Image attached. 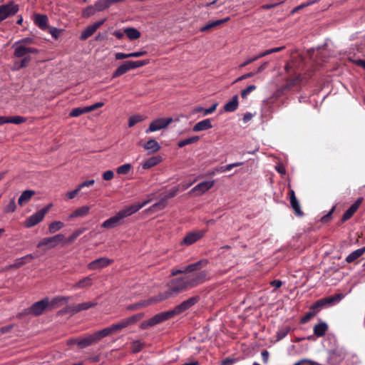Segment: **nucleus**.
Here are the masks:
<instances>
[{"instance_id":"nucleus-1","label":"nucleus","mask_w":365,"mask_h":365,"mask_svg":"<svg viewBox=\"0 0 365 365\" xmlns=\"http://www.w3.org/2000/svg\"><path fill=\"white\" fill-rule=\"evenodd\" d=\"M207 278V272L202 271L196 274L185 275L172 279L168 284V291L159 294L158 301H163L173 296L177 295L189 288L202 283Z\"/></svg>"},{"instance_id":"nucleus-2","label":"nucleus","mask_w":365,"mask_h":365,"mask_svg":"<svg viewBox=\"0 0 365 365\" xmlns=\"http://www.w3.org/2000/svg\"><path fill=\"white\" fill-rule=\"evenodd\" d=\"M175 315L173 310H170L167 312H160L159 314H155L154 317H151L147 321H144L140 324V328L143 329H145L149 327H153L160 323H162L172 317Z\"/></svg>"},{"instance_id":"nucleus-3","label":"nucleus","mask_w":365,"mask_h":365,"mask_svg":"<svg viewBox=\"0 0 365 365\" xmlns=\"http://www.w3.org/2000/svg\"><path fill=\"white\" fill-rule=\"evenodd\" d=\"M14 49V56L18 58H26L30 57V54H36L38 53V50L31 46H26L17 43L12 45Z\"/></svg>"},{"instance_id":"nucleus-4","label":"nucleus","mask_w":365,"mask_h":365,"mask_svg":"<svg viewBox=\"0 0 365 365\" xmlns=\"http://www.w3.org/2000/svg\"><path fill=\"white\" fill-rule=\"evenodd\" d=\"M65 240V236L62 234H58L53 237L43 238L37 245L38 248L43 250H50L56 247L60 242Z\"/></svg>"},{"instance_id":"nucleus-5","label":"nucleus","mask_w":365,"mask_h":365,"mask_svg":"<svg viewBox=\"0 0 365 365\" xmlns=\"http://www.w3.org/2000/svg\"><path fill=\"white\" fill-rule=\"evenodd\" d=\"M173 119L172 118H158L153 120L149 128L146 130L145 133H148L150 132H155L161 129L166 128L172 122Z\"/></svg>"},{"instance_id":"nucleus-6","label":"nucleus","mask_w":365,"mask_h":365,"mask_svg":"<svg viewBox=\"0 0 365 365\" xmlns=\"http://www.w3.org/2000/svg\"><path fill=\"white\" fill-rule=\"evenodd\" d=\"M98 304L96 301L93 302H86L83 303H80L76 305L68 306L63 310L64 313L70 314L71 315H73L78 312L81 311L87 310L90 308L94 307Z\"/></svg>"},{"instance_id":"nucleus-7","label":"nucleus","mask_w":365,"mask_h":365,"mask_svg":"<svg viewBox=\"0 0 365 365\" xmlns=\"http://www.w3.org/2000/svg\"><path fill=\"white\" fill-rule=\"evenodd\" d=\"M19 10L18 6L13 2L0 6V21L14 15Z\"/></svg>"},{"instance_id":"nucleus-8","label":"nucleus","mask_w":365,"mask_h":365,"mask_svg":"<svg viewBox=\"0 0 365 365\" xmlns=\"http://www.w3.org/2000/svg\"><path fill=\"white\" fill-rule=\"evenodd\" d=\"M199 301V297L195 296L182 302L180 304L176 306L173 310L175 315L180 314L187 309L194 306Z\"/></svg>"},{"instance_id":"nucleus-9","label":"nucleus","mask_w":365,"mask_h":365,"mask_svg":"<svg viewBox=\"0 0 365 365\" xmlns=\"http://www.w3.org/2000/svg\"><path fill=\"white\" fill-rule=\"evenodd\" d=\"M205 235V231L195 230L187 233L181 242V245L189 246L201 239Z\"/></svg>"},{"instance_id":"nucleus-10","label":"nucleus","mask_w":365,"mask_h":365,"mask_svg":"<svg viewBox=\"0 0 365 365\" xmlns=\"http://www.w3.org/2000/svg\"><path fill=\"white\" fill-rule=\"evenodd\" d=\"M48 304H49L48 299L45 298L41 301H38V302L34 303L29 308V312L35 316L40 315L44 312V310L48 306Z\"/></svg>"},{"instance_id":"nucleus-11","label":"nucleus","mask_w":365,"mask_h":365,"mask_svg":"<svg viewBox=\"0 0 365 365\" xmlns=\"http://www.w3.org/2000/svg\"><path fill=\"white\" fill-rule=\"evenodd\" d=\"M46 214V210H41L35 212L26 220L24 222L25 226L26 227H34V225H37L38 222L43 220Z\"/></svg>"},{"instance_id":"nucleus-12","label":"nucleus","mask_w":365,"mask_h":365,"mask_svg":"<svg viewBox=\"0 0 365 365\" xmlns=\"http://www.w3.org/2000/svg\"><path fill=\"white\" fill-rule=\"evenodd\" d=\"M123 215L119 211L115 215L104 221L101 226L106 229H112L120 225L123 222Z\"/></svg>"},{"instance_id":"nucleus-13","label":"nucleus","mask_w":365,"mask_h":365,"mask_svg":"<svg viewBox=\"0 0 365 365\" xmlns=\"http://www.w3.org/2000/svg\"><path fill=\"white\" fill-rule=\"evenodd\" d=\"M150 202V200H145L142 203H135L129 205L124 209L120 210V212L123 215V218L130 216L131 215L138 212L140 209L145 206Z\"/></svg>"},{"instance_id":"nucleus-14","label":"nucleus","mask_w":365,"mask_h":365,"mask_svg":"<svg viewBox=\"0 0 365 365\" xmlns=\"http://www.w3.org/2000/svg\"><path fill=\"white\" fill-rule=\"evenodd\" d=\"M215 184V180H206L200 182L197 185H195L192 190L191 192H196L197 195H202L205 192L209 190L211 187H213Z\"/></svg>"},{"instance_id":"nucleus-15","label":"nucleus","mask_w":365,"mask_h":365,"mask_svg":"<svg viewBox=\"0 0 365 365\" xmlns=\"http://www.w3.org/2000/svg\"><path fill=\"white\" fill-rule=\"evenodd\" d=\"M111 262L112 260L106 257H101L90 262L88 264V268L91 270L100 269L108 266Z\"/></svg>"},{"instance_id":"nucleus-16","label":"nucleus","mask_w":365,"mask_h":365,"mask_svg":"<svg viewBox=\"0 0 365 365\" xmlns=\"http://www.w3.org/2000/svg\"><path fill=\"white\" fill-rule=\"evenodd\" d=\"M104 23V20L101 21L94 23L92 25L88 26L81 34L80 38L81 40H86L91 36H92L94 32Z\"/></svg>"},{"instance_id":"nucleus-17","label":"nucleus","mask_w":365,"mask_h":365,"mask_svg":"<svg viewBox=\"0 0 365 365\" xmlns=\"http://www.w3.org/2000/svg\"><path fill=\"white\" fill-rule=\"evenodd\" d=\"M340 295H335L327 298L322 299L317 301L313 306V308L322 307L326 305L332 304L334 302H337L341 299Z\"/></svg>"},{"instance_id":"nucleus-18","label":"nucleus","mask_w":365,"mask_h":365,"mask_svg":"<svg viewBox=\"0 0 365 365\" xmlns=\"http://www.w3.org/2000/svg\"><path fill=\"white\" fill-rule=\"evenodd\" d=\"M96 339L94 337V334L86 336L82 339H76L74 343L76 344L81 348H85L93 343L96 342Z\"/></svg>"},{"instance_id":"nucleus-19","label":"nucleus","mask_w":365,"mask_h":365,"mask_svg":"<svg viewBox=\"0 0 365 365\" xmlns=\"http://www.w3.org/2000/svg\"><path fill=\"white\" fill-rule=\"evenodd\" d=\"M130 70H132V66H130V61H125L116 68L112 77L117 78L118 76L123 75Z\"/></svg>"},{"instance_id":"nucleus-20","label":"nucleus","mask_w":365,"mask_h":365,"mask_svg":"<svg viewBox=\"0 0 365 365\" xmlns=\"http://www.w3.org/2000/svg\"><path fill=\"white\" fill-rule=\"evenodd\" d=\"M212 127L211 120L208 118L202 120L198 123H197L192 128V130L194 132H200L202 130H206Z\"/></svg>"},{"instance_id":"nucleus-21","label":"nucleus","mask_w":365,"mask_h":365,"mask_svg":"<svg viewBox=\"0 0 365 365\" xmlns=\"http://www.w3.org/2000/svg\"><path fill=\"white\" fill-rule=\"evenodd\" d=\"M93 284V279L90 276L85 277L73 285V289H84Z\"/></svg>"},{"instance_id":"nucleus-22","label":"nucleus","mask_w":365,"mask_h":365,"mask_svg":"<svg viewBox=\"0 0 365 365\" xmlns=\"http://www.w3.org/2000/svg\"><path fill=\"white\" fill-rule=\"evenodd\" d=\"M143 148L150 153H154L160 149V145L155 140L152 139L143 145Z\"/></svg>"},{"instance_id":"nucleus-23","label":"nucleus","mask_w":365,"mask_h":365,"mask_svg":"<svg viewBox=\"0 0 365 365\" xmlns=\"http://www.w3.org/2000/svg\"><path fill=\"white\" fill-rule=\"evenodd\" d=\"M71 300V297L68 296H58L54 297L49 304L53 307H58L67 304Z\"/></svg>"},{"instance_id":"nucleus-24","label":"nucleus","mask_w":365,"mask_h":365,"mask_svg":"<svg viewBox=\"0 0 365 365\" xmlns=\"http://www.w3.org/2000/svg\"><path fill=\"white\" fill-rule=\"evenodd\" d=\"M90 210V207L87 205L81 206L78 208H77L74 212H73L70 215L69 218H76V217H81L86 216L88 214Z\"/></svg>"},{"instance_id":"nucleus-25","label":"nucleus","mask_w":365,"mask_h":365,"mask_svg":"<svg viewBox=\"0 0 365 365\" xmlns=\"http://www.w3.org/2000/svg\"><path fill=\"white\" fill-rule=\"evenodd\" d=\"M35 195V192L33 190H25L24 191L21 195H20L18 203L20 206L24 205L26 203H27L33 195Z\"/></svg>"},{"instance_id":"nucleus-26","label":"nucleus","mask_w":365,"mask_h":365,"mask_svg":"<svg viewBox=\"0 0 365 365\" xmlns=\"http://www.w3.org/2000/svg\"><path fill=\"white\" fill-rule=\"evenodd\" d=\"M238 104V96L235 95L230 101L225 104L224 110L225 112H233L237 108Z\"/></svg>"},{"instance_id":"nucleus-27","label":"nucleus","mask_w":365,"mask_h":365,"mask_svg":"<svg viewBox=\"0 0 365 365\" xmlns=\"http://www.w3.org/2000/svg\"><path fill=\"white\" fill-rule=\"evenodd\" d=\"M161 161V158L159 156H154L148 158L145 162H143L141 165L143 169L147 170L150 169L152 167L158 165Z\"/></svg>"},{"instance_id":"nucleus-28","label":"nucleus","mask_w":365,"mask_h":365,"mask_svg":"<svg viewBox=\"0 0 365 365\" xmlns=\"http://www.w3.org/2000/svg\"><path fill=\"white\" fill-rule=\"evenodd\" d=\"M327 329V324L324 322H321L314 327V333L317 336L320 337L324 335Z\"/></svg>"},{"instance_id":"nucleus-29","label":"nucleus","mask_w":365,"mask_h":365,"mask_svg":"<svg viewBox=\"0 0 365 365\" xmlns=\"http://www.w3.org/2000/svg\"><path fill=\"white\" fill-rule=\"evenodd\" d=\"M206 264V261H199L196 263L187 265V267H185V272L186 275L192 274V272L199 269L200 267L205 265Z\"/></svg>"},{"instance_id":"nucleus-30","label":"nucleus","mask_w":365,"mask_h":365,"mask_svg":"<svg viewBox=\"0 0 365 365\" xmlns=\"http://www.w3.org/2000/svg\"><path fill=\"white\" fill-rule=\"evenodd\" d=\"M125 34L130 40H135L140 37V32L135 28H125L124 29Z\"/></svg>"},{"instance_id":"nucleus-31","label":"nucleus","mask_w":365,"mask_h":365,"mask_svg":"<svg viewBox=\"0 0 365 365\" xmlns=\"http://www.w3.org/2000/svg\"><path fill=\"white\" fill-rule=\"evenodd\" d=\"M365 252V247L358 249L349 254L346 259L348 263H351L360 257Z\"/></svg>"},{"instance_id":"nucleus-32","label":"nucleus","mask_w":365,"mask_h":365,"mask_svg":"<svg viewBox=\"0 0 365 365\" xmlns=\"http://www.w3.org/2000/svg\"><path fill=\"white\" fill-rule=\"evenodd\" d=\"M33 259H34V256L32 254L27 255L24 257L16 259L12 267L16 268L20 267L27 262L31 261Z\"/></svg>"},{"instance_id":"nucleus-33","label":"nucleus","mask_w":365,"mask_h":365,"mask_svg":"<svg viewBox=\"0 0 365 365\" xmlns=\"http://www.w3.org/2000/svg\"><path fill=\"white\" fill-rule=\"evenodd\" d=\"M35 23L42 29H45L47 26L48 18L46 16L37 14L35 16Z\"/></svg>"},{"instance_id":"nucleus-34","label":"nucleus","mask_w":365,"mask_h":365,"mask_svg":"<svg viewBox=\"0 0 365 365\" xmlns=\"http://www.w3.org/2000/svg\"><path fill=\"white\" fill-rule=\"evenodd\" d=\"M144 314L143 313H139L135 315H133L128 318L124 319V322L126 325V327L135 324L137 322L140 320L143 317Z\"/></svg>"},{"instance_id":"nucleus-35","label":"nucleus","mask_w":365,"mask_h":365,"mask_svg":"<svg viewBox=\"0 0 365 365\" xmlns=\"http://www.w3.org/2000/svg\"><path fill=\"white\" fill-rule=\"evenodd\" d=\"M64 224L61 221H53L48 225V232L51 234L55 233L63 228Z\"/></svg>"},{"instance_id":"nucleus-36","label":"nucleus","mask_w":365,"mask_h":365,"mask_svg":"<svg viewBox=\"0 0 365 365\" xmlns=\"http://www.w3.org/2000/svg\"><path fill=\"white\" fill-rule=\"evenodd\" d=\"M111 333H112V331L110 329V327H108L102 330L98 331L93 334H94V337H96V341H98V340L106 337V336L110 334Z\"/></svg>"},{"instance_id":"nucleus-37","label":"nucleus","mask_w":365,"mask_h":365,"mask_svg":"<svg viewBox=\"0 0 365 365\" xmlns=\"http://www.w3.org/2000/svg\"><path fill=\"white\" fill-rule=\"evenodd\" d=\"M31 59V57H27L26 58H22L21 61L19 62H15L11 69L13 71H18L22 68L27 66Z\"/></svg>"},{"instance_id":"nucleus-38","label":"nucleus","mask_w":365,"mask_h":365,"mask_svg":"<svg viewBox=\"0 0 365 365\" xmlns=\"http://www.w3.org/2000/svg\"><path fill=\"white\" fill-rule=\"evenodd\" d=\"M357 210V205H352L343 215L341 220L342 222H345L350 219L354 212Z\"/></svg>"},{"instance_id":"nucleus-39","label":"nucleus","mask_w":365,"mask_h":365,"mask_svg":"<svg viewBox=\"0 0 365 365\" xmlns=\"http://www.w3.org/2000/svg\"><path fill=\"white\" fill-rule=\"evenodd\" d=\"M89 113V109L88 106L83 108H76L71 110L69 115L71 117H78L83 113Z\"/></svg>"},{"instance_id":"nucleus-40","label":"nucleus","mask_w":365,"mask_h":365,"mask_svg":"<svg viewBox=\"0 0 365 365\" xmlns=\"http://www.w3.org/2000/svg\"><path fill=\"white\" fill-rule=\"evenodd\" d=\"M200 138L198 136H193L191 138H188L184 140H182L178 143V145L179 148H182L187 145L195 143L199 140Z\"/></svg>"},{"instance_id":"nucleus-41","label":"nucleus","mask_w":365,"mask_h":365,"mask_svg":"<svg viewBox=\"0 0 365 365\" xmlns=\"http://www.w3.org/2000/svg\"><path fill=\"white\" fill-rule=\"evenodd\" d=\"M242 164H243V163H242V162L231 163V164H228L225 166H222L220 168H216V170L217 173H224V172L230 170L232 168H233L235 167L240 166Z\"/></svg>"},{"instance_id":"nucleus-42","label":"nucleus","mask_w":365,"mask_h":365,"mask_svg":"<svg viewBox=\"0 0 365 365\" xmlns=\"http://www.w3.org/2000/svg\"><path fill=\"white\" fill-rule=\"evenodd\" d=\"M145 119V118L143 115H135L133 116H130L128 120V126L130 128L134 126L138 123H140L143 121Z\"/></svg>"},{"instance_id":"nucleus-43","label":"nucleus","mask_w":365,"mask_h":365,"mask_svg":"<svg viewBox=\"0 0 365 365\" xmlns=\"http://www.w3.org/2000/svg\"><path fill=\"white\" fill-rule=\"evenodd\" d=\"M167 205V200L165 198L161 199L159 202L153 205L150 210L153 211L160 210L164 209Z\"/></svg>"},{"instance_id":"nucleus-44","label":"nucleus","mask_w":365,"mask_h":365,"mask_svg":"<svg viewBox=\"0 0 365 365\" xmlns=\"http://www.w3.org/2000/svg\"><path fill=\"white\" fill-rule=\"evenodd\" d=\"M131 168V165L129 163H126L119 166L117 168V173L119 175H126L130 171Z\"/></svg>"},{"instance_id":"nucleus-45","label":"nucleus","mask_w":365,"mask_h":365,"mask_svg":"<svg viewBox=\"0 0 365 365\" xmlns=\"http://www.w3.org/2000/svg\"><path fill=\"white\" fill-rule=\"evenodd\" d=\"M290 204H291V206H292V209L294 210L295 214L297 216L302 217L303 215V212L301 210L299 201L297 200H294V201L290 202Z\"/></svg>"},{"instance_id":"nucleus-46","label":"nucleus","mask_w":365,"mask_h":365,"mask_svg":"<svg viewBox=\"0 0 365 365\" xmlns=\"http://www.w3.org/2000/svg\"><path fill=\"white\" fill-rule=\"evenodd\" d=\"M97 11H101L109 6L108 0H99L95 4Z\"/></svg>"},{"instance_id":"nucleus-47","label":"nucleus","mask_w":365,"mask_h":365,"mask_svg":"<svg viewBox=\"0 0 365 365\" xmlns=\"http://www.w3.org/2000/svg\"><path fill=\"white\" fill-rule=\"evenodd\" d=\"M15 43L26 46H30L31 45H33L34 43V39L31 37H26V38H21V39L16 41Z\"/></svg>"},{"instance_id":"nucleus-48","label":"nucleus","mask_w":365,"mask_h":365,"mask_svg":"<svg viewBox=\"0 0 365 365\" xmlns=\"http://www.w3.org/2000/svg\"><path fill=\"white\" fill-rule=\"evenodd\" d=\"M110 327L113 333L125 328L126 325L124 322V320L123 319L117 324H112L111 326H110Z\"/></svg>"},{"instance_id":"nucleus-49","label":"nucleus","mask_w":365,"mask_h":365,"mask_svg":"<svg viewBox=\"0 0 365 365\" xmlns=\"http://www.w3.org/2000/svg\"><path fill=\"white\" fill-rule=\"evenodd\" d=\"M26 121V118L22 116L9 117V123L21 124Z\"/></svg>"},{"instance_id":"nucleus-50","label":"nucleus","mask_w":365,"mask_h":365,"mask_svg":"<svg viewBox=\"0 0 365 365\" xmlns=\"http://www.w3.org/2000/svg\"><path fill=\"white\" fill-rule=\"evenodd\" d=\"M149 63L148 60H144V61H130V66H132V69H135L139 67H142L143 66H145Z\"/></svg>"},{"instance_id":"nucleus-51","label":"nucleus","mask_w":365,"mask_h":365,"mask_svg":"<svg viewBox=\"0 0 365 365\" xmlns=\"http://www.w3.org/2000/svg\"><path fill=\"white\" fill-rule=\"evenodd\" d=\"M158 299H159V294L157 297H155L153 299H150L149 300H145V301L138 302V303H137V304H139V309H140L142 307H145L150 305L153 302H158Z\"/></svg>"},{"instance_id":"nucleus-52","label":"nucleus","mask_w":365,"mask_h":365,"mask_svg":"<svg viewBox=\"0 0 365 365\" xmlns=\"http://www.w3.org/2000/svg\"><path fill=\"white\" fill-rule=\"evenodd\" d=\"M16 208V202L14 198L11 199L9 204L5 207V212H14Z\"/></svg>"},{"instance_id":"nucleus-53","label":"nucleus","mask_w":365,"mask_h":365,"mask_svg":"<svg viewBox=\"0 0 365 365\" xmlns=\"http://www.w3.org/2000/svg\"><path fill=\"white\" fill-rule=\"evenodd\" d=\"M256 89V86L254 85L249 86L247 88L244 89L241 92V96L242 98H246L247 96L253 91Z\"/></svg>"},{"instance_id":"nucleus-54","label":"nucleus","mask_w":365,"mask_h":365,"mask_svg":"<svg viewBox=\"0 0 365 365\" xmlns=\"http://www.w3.org/2000/svg\"><path fill=\"white\" fill-rule=\"evenodd\" d=\"M142 347H143V344L140 341H138V340L134 341L132 343V346H131L132 351L135 353L140 351L141 350Z\"/></svg>"},{"instance_id":"nucleus-55","label":"nucleus","mask_w":365,"mask_h":365,"mask_svg":"<svg viewBox=\"0 0 365 365\" xmlns=\"http://www.w3.org/2000/svg\"><path fill=\"white\" fill-rule=\"evenodd\" d=\"M229 20H230V18L227 17V18H225L223 19L212 21V22H210V24H211L212 27L213 29V28H215V27H217L218 26H220L221 24H222L224 23L227 22Z\"/></svg>"},{"instance_id":"nucleus-56","label":"nucleus","mask_w":365,"mask_h":365,"mask_svg":"<svg viewBox=\"0 0 365 365\" xmlns=\"http://www.w3.org/2000/svg\"><path fill=\"white\" fill-rule=\"evenodd\" d=\"M229 20H230V18L227 17V18H225L223 19L212 21V22H210V24H211L212 27L213 29V28H215V27H217L218 26H220L221 24H222L224 23L227 22Z\"/></svg>"},{"instance_id":"nucleus-57","label":"nucleus","mask_w":365,"mask_h":365,"mask_svg":"<svg viewBox=\"0 0 365 365\" xmlns=\"http://www.w3.org/2000/svg\"><path fill=\"white\" fill-rule=\"evenodd\" d=\"M114 173L112 170H106L103 173V178L104 180L108 181L113 178Z\"/></svg>"},{"instance_id":"nucleus-58","label":"nucleus","mask_w":365,"mask_h":365,"mask_svg":"<svg viewBox=\"0 0 365 365\" xmlns=\"http://www.w3.org/2000/svg\"><path fill=\"white\" fill-rule=\"evenodd\" d=\"M83 232L82 230H78L75 231L68 238V241L69 242H73Z\"/></svg>"},{"instance_id":"nucleus-59","label":"nucleus","mask_w":365,"mask_h":365,"mask_svg":"<svg viewBox=\"0 0 365 365\" xmlns=\"http://www.w3.org/2000/svg\"><path fill=\"white\" fill-rule=\"evenodd\" d=\"M147 54L146 51H135L130 53V58H138L143 56H145Z\"/></svg>"},{"instance_id":"nucleus-60","label":"nucleus","mask_w":365,"mask_h":365,"mask_svg":"<svg viewBox=\"0 0 365 365\" xmlns=\"http://www.w3.org/2000/svg\"><path fill=\"white\" fill-rule=\"evenodd\" d=\"M96 9L93 6H89L85 9L83 11V15L85 16H89L95 14Z\"/></svg>"},{"instance_id":"nucleus-61","label":"nucleus","mask_w":365,"mask_h":365,"mask_svg":"<svg viewBox=\"0 0 365 365\" xmlns=\"http://www.w3.org/2000/svg\"><path fill=\"white\" fill-rule=\"evenodd\" d=\"M130 58V53H120L118 52L115 53V58L116 60H121L124 58Z\"/></svg>"},{"instance_id":"nucleus-62","label":"nucleus","mask_w":365,"mask_h":365,"mask_svg":"<svg viewBox=\"0 0 365 365\" xmlns=\"http://www.w3.org/2000/svg\"><path fill=\"white\" fill-rule=\"evenodd\" d=\"M81 190V189L79 188V187L78 186V187L73 190V191H71V192H68L66 193V197L68 198V199H73L76 197V195L78 193V192Z\"/></svg>"},{"instance_id":"nucleus-63","label":"nucleus","mask_w":365,"mask_h":365,"mask_svg":"<svg viewBox=\"0 0 365 365\" xmlns=\"http://www.w3.org/2000/svg\"><path fill=\"white\" fill-rule=\"evenodd\" d=\"M94 183H95L94 180H89L83 182L82 183H81L78 185V187L81 190L83 187H90V186L93 185Z\"/></svg>"},{"instance_id":"nucleus-64","label":"nucleus","mask_w":365,"mask_h":365,"mask_svg":"<svg viewBox=\"0 0 365 365\" xmlns=\"http://www.w3.org/2000/svg\"><path fill=\"white\" fill-rule=\"evenodd\" d=\"M103 105H104L103 103L98 102V103H95L93 105L88 106V108L89 109V112H91V111H93V110H96V109H97L98 108L102 107Z\"/></svg>"}]
</instances>
